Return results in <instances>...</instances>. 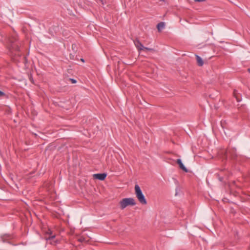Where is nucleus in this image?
Masks as SVG:
<instances>
[{"mask_svg":"<svg viewBox=\"0 0 250 250\" xmlns=\"http://www.w3.org/2000/svg\"><path fill=\"white\" fill-rule=\"evenodd\" d=\"M55 236V234H53L51 230L48 229L46 232L45 239L46 241L49 242L51 244L54 245L57 243L56 241H53Z\"/></svg>","mask_w":250,"mask_h":250,"instance_id":"3","label":"nucleus"},{"mask_svg":"<svg viewBox=\"0 0 250 250\" xmlns=\"http://www.w3.org/2000/svg\"><path fill=\"white\" fill-rule=\"evenodd\" d=\"M107 174L106 173H97L94 174L93 175L94 179H98L100 180H104L105 179Z\"/></svg>","mask_w":250,"mask_h":250,"instance_id":"4","label":"nucleus"},{"mask_svg":"<svg viewBox=\"0 0 250 250\" xmlns=\"http://www.w3.org/2000/svg\"><path fill=\"white\" fill-rule=\"evenodd\" d=\"M78 240L80 242H87L88 241L83 236H81L78 238Z\"/></svg>","mask_w":250,"mask_h":250,"instance_id":"10","label":"nucleus"},{"mask_svg":"<svg viewBox=\"0 0 250 250\" xmlns=\"http://www.w3.org/2000/svg\"><path fill=\"white\" fill-rule=\"evenodd\" d=\"M135 191L136 197L139 202L142 205H146L147 201L138 185L135 186Z\"/></svg>","mask_w":250,"mask_h":250,"instance_id":"1","label":"nucleus"},{"mask_svg":"<svg viewBox=\"0 0 250 250\" xmlns=\"http://www.w3.org/2000/svg\"><path fill=\"white\" fill-rule=\"evenodd\" d=\"M119 204L122 209H124L128 206H134L136 205L135 200L132 198H125L121 200Z\"/></svg>","mask_w":250,"mask_h":250,"instance_id":"2","label":"nucleus"},{"mask_svg":"<svg viewBox=\"0 0 250 250\" xmlns=\"http://www.w3.org/2000/svg\"><path fill=\"white\" fill-rule=\"evenodd\" d=\"M70 81H71L72 83H76V81L74 79H71Z\"/></svg>","mask_w":250,"mask_h":250,"instance_id":"11","label":"nucleus"},{"mask_svg":"<svg viewBox=\"0 0 250 250\" xmlns=\"http://www.w3.org/2000/svg\"><path fill=\"white\" fill-rule=\"evenodd\" d=\"M134 42L136 47L139 50H144V48H145V46H144V45L141 43V42L139 40H136L134 41Z\"/></svg>","mask_w":250,"mask_h":250,"instance_id":"5","label":"nucleus"},{"mask_svg":"<svg viewBox=\"0 0 250 250\" xmlns=\"http://www.w3.org/2000/svg\"><path fill=\"white\" fill-rule=\"evenodd\" d=\"M11 238V236L8 234H4L1 236V240L3 242H6L7 240Z\"/></svg>","mask_w":250,"mask_h":250,"instance_id":"9","label":"nucleus"},{"mask_svg":"<svg viewBox=\"0 0 250 250\" xmlns=\"http://www.w3.org/2000/svg\"><path fill=\"white\" fill-rule=\"evenodd\" d=\"M248 72L250 73V68H249V69H248Z\"/></svg>","mask_w":250,"mask_h":250,"instance_id":"16","label":"nucleus"},{"mask_svg":"<svg viewBox=\"0 0 250 250\" xmlns=\"http://www.w3.org/2000/svg\"><path fill=\"white\" fill-rule=\"evenodd\" d=\"M236 100H237V102H239L241 101V100H240V99H238L237 97H236Z\"/></svg>","mask_w":250,"mask_h":250,"instance_id":"15","label":"nucleus"},{"mask_svg":"<svg viewBox=\"0 0 250 250\" xmlns=\"http://www.w3.org/2000/svg\"><path fill=\"white\" fill-rule=\"evenodd\" d=\"M165 26V24L164 22H161L159 23L157 25V27L158 31L159 32L161 31V30L164 28Z\"/></svg>","mask_w":250,"mask_h":250,"instance_id":"8","label":"nucleus"},{"mask_svg":"<svg viewBox=\"0 0 250 250\" xmlns=\"http://www.w3.org/2000/svg\"><path fill=\"white\" fill-rule=\"evenodd\" d=\"M176 162H177V163L179 165V167L181 169H182L183 171H184L186 172H188V170L187 168L184 166V165L182 163L181 159H177Z\"/></svg>","mask_w":250,"mask_h":250,"instance_id":"6","label":"nucleus"},{"mask_svg":"<svg viewBox=\"0 0 250 250\" xmlns=\"http://www.w3.org/2000/svg\"><path fill=\"white\" fill-rule=\"evenodd\" d=\"M4 95V93L0 90V96Z\"/></svg>","mask_w":250,"mask_h":250,"instance_id":"14","label":"nucleus"},{"mask_svg":"<svg viewBox=\"0 0 250 250\" xmlns=\"http://www.w3.org/2000/svg\"><path fill=\"white\" fill-rule=\"evenodd\" d=\"M196 2H202L205 1L206 0H194Z\"/></svg>","mask_w":250,"mask_h":250,"instance_id":"12","label":"nucleus"},{"mask_svg":"<svg viewBox=\"0 0 250 250\" xmlns=\"http://www.w3.org/2000/svg\"><path fill=\"white\" fill-rule=\"evenodd\" d=\"M81 61L83 62H84V60L83 59H81Z\"/></svg>","mask_w":250,"mask_h":250,"instance_id":"17","label":"nucleus"},{"mask_svg":"<svg viewBox=\"0 0 250 250\" xmlns=\"http://www.w3.org/2000/svg\"><path fill=\"white\" fill-rule=\"evenodd\" d=\"M196 58L198 65L200 66H202L204 64V62L202 59L198 55H196Z\"/></svg>","mask_w":250,"mask_h":250,"instance_id":"7","label":"nucleus"},{"mask_svg":"<svg viewBox=\"0 0 250 250\" xmlns=\"http://www.w3.org/2000/svg\"><path fill=\"white\" fill-rule=\"evenodd\" d=\"M144 49L147 50H152V49L149 48H147V47H145V48H144Z\"/></svg>","mask_w":250,"mask_h":250,"instance_id":"13","label":"nucleus"}]
</instances>
